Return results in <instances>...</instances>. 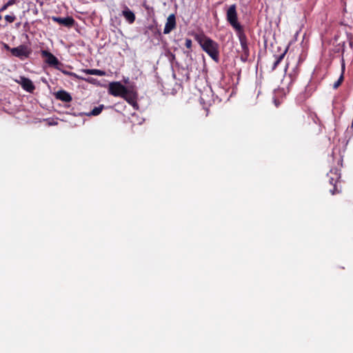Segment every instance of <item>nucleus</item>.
Returning a JSON list of instances; mask_svg holds the SVG:
<instances>
[{
  "label": "nucleus",
  "instance_id": "8",
  "mask_svg": "<svg viewBox=\"0 0 353 353\" xmlns=\"http://www.w3.org/2000/svg\"><path fill=\"white\" fill-rule=\"evenodd\" d=\"M52 20L67 28H72L75 23L74 19L72 17H52Z\"/></svg>",
  "mask_w": 353,
  "mask_h": 353
},
{
  "label": "nucleus",
  "instance_id": "20",
  "mask_svg": "<svg viewBox=\"0 0 353 353\" xmlns=\"http://www.w3.org/2000/svg\"><path fill=\"white\" fill-rule=\"evenodd\" d=\"M5 19L8 23H12L15 21L16 17L14 15H6Z\"/></svg>",
  "mask_w": 353,
  "mask_h": 353
},
{
  "label": "nucleus",
  "instance_id": "17",
  "mask_svg": "<svg viewBox=\"0 0 353 353\" xmlns=\"http://www.w3.org/2000/svg\"><path fill=\"white\" fill-rule=\"evenodd\" d=\"M344 70H345V63H343V64H342V72H341L339 79L334 83V85H333V88L334 89H337L339 87V85L342 83V82L343 81V79H344V76H343Z\"/></svg>",
  "mask_w": 353,
  "mask_h": 353
},
{
  "label": "nucleus",
  "instance_id": "24",
  "mask_svg": "<svg viewBox=\"0 0 353 353\" xmlns=\"http://www.w3.org/2000/svg\"><path fill=\"white\" fill-rule=\"evenodd\" d=\"M4 48L7 50H9L10 52V50H12V48L6 43H4Z\"/></svg>",
  "mask_w": 353,
  "mask_h": 353
},
{
  "label": "nucleus",
  "instance_id": "22",
  "mask_svg": "<svg viewBox=\"0 0 353 353\" xmlns=\"http://www.w3.org/2000/svg\"><path fill=\"white\" fill-rule=\"evenodd\" d=\"M15 1H16V0H9V1L6 3V4H7V6H12V5H13V4L15 3Z\"/></svg>",
  "mask_w": 353,
  "mask_h": 353
},
{
  "label": "nucleus",
  "instance_id": "19",
  "mask_svg": "<svg viewBox=\"0 0 353 353\" xmlns=\"http://www.w3.org/2000/svg\"><path fill=\"white\" fill-rule=\"evenodd\" d=\"M61 72H62L64 74H66V75H68V76H70V77H74L77 78V79H84V80H85V81H88V82H92V79H91V78L84 79V78L79 77L78 75H77L75 73L72 72H69V71H67V70H61Z\"/></svg>",
  "mask_w": 353,
  "mask_h": 353
},
{
  "label": "nucleus",
  "instance_id": "15",
  "mask_svg": "<svg viewBox=\"0 0 353 353\" xmlns=\"http://www.w3.org/2000/svg\"><path fill=\"white\" fill-rule=\"evenodd\" d=\"M311 96V92L306 88L304 92L300 93L297 97L296 100L299 103H303L307 98Z\"/></svg>",
  "mask_w": 353,
  "mask_h": 353
},
{
  "label": "nucleus",
  "instance_id": "23",
  "mask_svg": "<svg viewBox=\"0 0 353 353\" xmlns=\"http://www.w3.org/2000/svg\"><path fill=\"white\" fill-rule=\"evenodd\" d=\"M289 76L291 79V81H292L295 80L296 74V72L294 74H290Z\"/></svg>",
  "mask_w": 353,
  "mask_h": 353
},
{
  "label": "nucleus",
  "instance_id": "12",
  "mask_svg": "<svg viewBox=\"0 0 353 353\" xmlns=\"http://www.w3.org/2000/svg\"><path fill=\"white\" fill-rule=\"evenodd\" d=\"M122 15L129 23H133L135 21L136 17L134 13L125 5L122 11Z\"/></svg>",
  "mask_w": 353,
  "mask_h": 353
},
{
  "label": "nucleus",
  "instance_id": "18",
  "mask_svg": "<svg viewBox=\"0 0 353 353\" xmlns=\"http://www.w3.org/2000/svg\"><path fill=\"white\" fill-rule=\"evenodd\" d=\"M103 105H100L98 107H95L88 114V116H97L99 115L102 110L103 109Z\"/></svg>",
  "mask_w": 353,
  "mask_h": 353
},
{
  "label": "nucleus",
  "instance_id": "27",
  "mask_svg": "<svg viewBox=\"0 0 353 353\" xmlns=\"http://www.w3.org/2000/svg\"><path fill=\"white\" fill-rule=\"evenodd\" d=\"M185 53L187 54V55H188V54L190 53V52H185Z\"/></svg>",
  "mask_w": 353,
  "mask_h": 353
},
{
  "label": "nucleus",
  "instance_id": "4",
  "mask_svg": "<svg viewBox=\"0 0 353 353\" xmlns=\"http://www.w3.org/2000/svg\"><path fill=\"white\" fill-rule=\"evenodd\" d=\"M237 35L241 47L240 59L241 61L245 63L248 61L250 56V50L248 48L247 37L244 33V31L238 32Z\"/></svg>",
  "mask_w": 353,
  "mask_h": 353
},
{
  "label": "nucleus",
  "instance_id": "13",
  "mask_svg": "<svg viewBox=\"0 0 353 353\" xmlns=\"http://www.w3.org/2000/svg\"><path fill=\"white\" fill-rule=\"evenodd\" d=\"M55 97L56 99L63 102H70L72 99L70 93L63 90L57 92L55 94Z\"/></svg>",
  "mask_w": 353,
  "mask_h": 353
},
{
  "label": "nucleus",
  "instance_id": "2",
  "mask_svg": "<svg viewBox=\"0 0 353 353\" xmlns=\"http://www.w3.org/2000/svg\"><path fill=\"white\" fill-rule=\"evenodd\" d=\"M227 21L236 31L240 32L243 31L242 26L238 22L236 6L235 4L231 5L227 10Z\"/></svg>",
  "mask_w": 353,
  "mask_h": 353
},
{
  "label": "nucleus",
  "instance_id": "3",
  "mask_svg": "<svg viewBox=\"0 0 353 353\" xmlns=\"http://www.w3.org/2000/svg\"><path fill=\"white\" fill-rule=\"evenodd\" d=\"M327 177L328 178L329 183L333 185L332 189H330V192L332 194H338L341 192V190L338 188L337 183L341 179V173L337 168L330 170V172L327 173Z\"/></svg>",
  "mask_w": 353,
  "mask_h": 353
},
{
  "label": "nucleus",
  "instance_id": "28",
  "mask_svg": "<svg viewBox=\"0 0 353 353\" xmlns=\"http://www.w3.org/2000/svg\"><path fill=\"white\" fill-rule=\"evenodd\" d=\"M1 19H2V17H1V15L0 14V20H1Z\"/></svg>",
  "mask_w": 353,
  "mask_h": 353
},
{
  "label": "nucleus",
  "instance_id": "9",
  "mask_svg": "<svg viewBox=\"0 0 353 353\" xmlns=\"http://www.w3.org/2000/svg\"><path fill=\"white\" fill-rule=\"evenodd\" d=\"M176 22L175 15L174 14H171L167 18V21L163 30V34H168L170 33L174 29L176 28Z\"/></svg>",
  "mask_w": 353,
  "mask_h": 353
},
{
  "label": "nucleus",
  "instance_id": "7",
  "mask_svg": "<svg viewBox=\"0 0 353 353\" xmlns=\"http://www.w3.org/2000/svg\"><path fill=\"white\" fill-rule=\"evenodd\" d=\"M41 55L43 57L46 58V62L50 66H53L56 68L57 69H59L58 65L60 64L59 61L58 59L53 55L51 52H50L48 50H41Z\"/></svg>",
  "mask_w": 353,
  "mask_h": 353
},
{
  "label": "nucleus",
  "instance_id": "5",
  "mask_svg": "<svg viewBox=\"0 0 353 353\" xmlns=\"http://www.w3.org/2000/svg\"><path fill=\"white\" fill-rule=\"evenodd\" d=\"M10 52L13 56L23 60L29 57L32 50L26 45H20L18 47L12 48Z\"/></svg>",
  "mask_w": 353,
  "mask_h": 353
},
{
  "label": "nucleus",
  "instance_id": "6",
  "mask_svg": "<svg viewBox=\"0 0 353 353\" xmlns=\"http://www.w3.org/2000/svg\"><path fill=\"white\" fill-rule=\"evenodd\" d=\"M127 88L121 82L115 81L109 84L108 93L114 97H122L125 93Z\"/></svg>",
  "mask_w": 353,
  "mask_h": 353
},
{
  "label": "nucleus",
  "instance_id": "16",
  "mask_svg": "<svg viewBox=\"0 0 353 353\" xmlns=\"http://www.w3.org/2000/svg\"><path fill=\"white\" fill-rule=\"evenodd\" d=\"M83 72L87 74H92L97 76H104L105 75V72L103 70H101L99 69H85L83 70Z\"/></svg>",
  "mask_w": 353,
  "mask_h": 353
},
{
  "label": "nucleus",
  "instance_id": "10",
  "mask_svg": "<svg viewBox=\"0 0 353 353\" xmlns=\"http://www.w3.org/2000/svg\"><path fill=\"white\" fill-rule=\"evenodd\" d=\"M123 98L129 104L132 105L133 107L137 106V94L129 89H126V92L121 97Z\"/></svg>",
  "mask_w": 353,
  "mask_h": 353
},
{
  "label": "nucleus",
  "instance_id": "26",
  "mask_svg": "<svg viewBox=\"0 0 353 353\" xmlns=\"http://www.w3.org/2000/svg\"><path fill=\"white\" fill-rule=\"evenodd\" d=\"M8 6H7V4L6 3L5 5H3L1 8L0 9V12H2L3 10H5L6 9H7Z\"/></svg>",
  "mask_w": 353,
  "mask_h": 353
},
{
  "label": "nucleus",
  "instance_id": "14",
  "mask_svg": "<svg viewBox=\"0 0 353 353\" xmlns=\"http://www.w3.org/2000/svg\"><path fill=\"white\" fill-rule=\"evenodd\" d=\"M288 51V48H286L283 52L280 54L279 55H274V58H275V61L273 63V65H272V70H274L276 67L278 66V65L280 63V62L283 60V59L284 58L286 52Z\"/></svg>",
  "mask_w": 353,
  "mask_h": 353
},
{
  "label": "nucleus",
  "instance_id": "1",
  "mask_svg": "<svg viewBox=\"0 0 353 353\" xmlns=\"http://www.w3.org/2000/svg\"><path fill=\"white\" fill-rule=\"evenodd\" d=\"M194 39L199 43L203 50L205 51L215 62L219 63V44L204 34H196L194 35Z\"/></svg>",
  "mask_w": 353,
  "mask_h": 353
},
{
  "label": "nucleus",
  "instance_id": "21",
  "mask_svg": "<svg viewBox=\"0 0 353 353\" xmlns=\"http://www.w3.org/2000/svg\"><path fill=\"white\" fill-rule=\"evenodd\" d=\"M192 40L189 38L185 39V46L187 48L190 49L192 48Z\"/></svg>",
  "mask_w": 353,
  "mask_h": 353
},
{
  "label": "nucleus",
  "instance_id": "25",
  "mask_svg": "<svg viewBox=\"0 0 353 353\" xmlns=\"http://www.w3.org/2000/svg\"><path fill=\"white\" fill-rule=\"evenodd\" d=\"M169 59L170 61H173L174 59H175V54L171 53L170 55Z\"/></svg>",
  "mask_w": 353,
  "mask_h": 353
},
{
  "label": "nucleus",
  "instance_id": "11",
  "mask_svg": "<svg viewBox=\"0 0 353 353\" xmlns=\"http://www.w3.org/2000/svg\"><path fill=\"white\" fill-rule=\"evenodd\" d=\"M19 83L23 89L27 92H32L35 89L32 81L28 78L21 77Z\"/></svg>",
  "mask_w": 353,
  "mask_h": 353
}]
</instances>
